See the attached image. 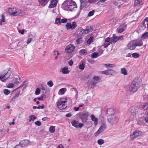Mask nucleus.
I'll list each match as a JSON object with an SVG mask.
<instances>
[{
  "label": "nucleus",
  "instance_id": "nucleus-36",
  "mask_svg": "<svg viewBox=\"0 0 148 148\" xmlns=\"http://www.w3.org/2000/svg\"><path fill=\"white\" fill-rule=\"evenodd\" d=\"M106 125L105 124H102L101 126L100 127L99 129H100L101 128V131L102 132H103L104 130L106 129Z\"/></svg>",
  "mask_w": 148,
  "mask_h": 148
},
{
  "label": "nucleus",
  "instance_id": "nucleus-4",
  "mask_svg": "<svg viewBox=\"0 0 148 148\" xmlns=\"http://www.w3.org/2000/svg\"><path fill=\"white\" fill-rule=\"evenodd\" d=\"M89 113L88 112H82L79 114V117L83 123H85L87 121Z\"/></svg>",
  "mask_w": 148,
  "mask_h": 148
},
{
  "label": "nucleus",
  "instance_id": "nucleus-52",
  "mask_svg": "<svg viewBox=\"0 0 148 148\" xmlns=\"http://www.w3.org/2000/svg\"><path fill=\"white\" fill-rule=\"evenodd\" d=\"M47 84L50 87H52L53 85L52 82L51 81H50L47 82Z\"/></svg>",
  "mask_w": 148,
  "mask_h": 148
},
{
  "label": "nucleus",
  "instance_id": "nucleus-18",
  "mask_svg": "<svg viewBox=\"0 0 148 148\" xmlns=\"http://www.w3.org/2000/svg\"><path fill=\"white\" fill-rule=\"evenodd\" d=\"M107 112L108 114L110 115V116H112V115L115 114V112L113 108H111L107 110Z\"/></svg>",
  "mask_w": 148,
  "mask_h": 148
},
{
  "label": "nucleus",
  "instance_id": "nucleus-33",
  "mask_svg": "<svg viewBox=\"0 0 148 148\" xmlns=\"http://www.w3.org/2000/svg\"><path fill=\"white\" fill-rule=\"evenodd\" d=\"M29 122H30L31 121H33L36 119V117L34 115H31L29 116Z\"/></svg>",
  "mask_w": 148,
  "mask_h": 148
},
{
  "label": "nucleus",
  "instance_id": "nucleus-32",
  "mask_svg": "<svg viewBox=\"0 0 148 148\" xmlns=\"http://www.w3.org/2000/svg\"><path fill=\"white\" fill-rule=\"evenodd\" d=\"M79 53L81 55H84L86 54L87 53V51L85 49H83L80 50L79 51Z\"/></svg>",
  "mask_w": 148,
  "mask_h": 148
},
{
  "label": "nucleus",
  "instance_id": "nucleus-38",
  "mask_svg": "<svg viewBox=\"0 0 148 148\" xmlns=\"http://www.w3.org/2000/svg\"><path fill=\"white\" fill-rule=\"evenodd\" d=\"M61 19L60 18H56L55 20V23L58 24L61 23Z\"/></svg>",
  "mask_w": 148,
  "mask_h": 148
},
{
  "label": "nucleus",
  "instance_id": "nucleus-21",
  "mask_svg": "<svg viewBox=\"0 0 148 148\" xmlns=\"http://www.w3.org/2000/svg\"><path fill=\"white\" fill-rule=\"evenodd\" d=\"M11 69V68H9L7 72L5 73L6 77H5V78H6V80L9 78L10 75L12 73V70Z\"/></svg>",
  "mask_w": 148,
  "mask_h": 148
},
{
  "label": "nucleus",
  "instance_id": "nucleus-37",
  "mask_svg": "<svg viewBox=\"0 0 148 148\" xmlns=\"http://www.w3.org/2000/svg\"><path fill=\"white\" fill-rule=\"evenodd\" d=\"M132 57L134 58H137L140 56V54L137 53H134L132 54Z\"/></svg>",
  "mask_w": 148,
  "mask_h": 148
},
{
  "label": "nucleus",
  "instance_id": "nucleus-39",
  "mask_svg": "<svg viewBox=\"0 0 148 148\" xmlns=\"http://www.w3.org/2000/svg\"><path fill=\"white\" fill-rule=\"evenodd\" d=\"M76 7L77 6H76L75 5H73L69 6L67 8L68 9V10H69L70 11H71L74 8H76Z\"/></svg>",
  "mask_w": 148,
  "mask_h": 148
},
{
  "label": "nucleus",
  "instance_id": "nucleus-3",
  "mask_svg": "<svg viewBox=\"0 0 148 148\" xmlns=\"http://www.w3.org/2000/svg\"><path fill=\"white\" fill-rule=\"evenodd\" d=\"M93 27L91 26H87L85 29L83 30V29L81 27L78 28L76 32L78 34H86L89 32H91L93 30Z\"/></svg>",
  "mask_w": 148,
  "mask_h": 148
},
{
  "label": "nucleus",
  "instance_id": "nucleus-44",
  "mask_svg": "<svg viewBox=\"0 0 148 148\" xmlns=\"http://www.w3.org/2000/svg\"><path fill=\"white\" fill-rule=\"evenodd\" d=\"M3 92L5 95H8L10 93V91L8 89H5L3 90Z\"/></svg>",
  "mask_w": 148,
  "mask_h": 148
},
{
  "label": "nucleus",
  "instance_id": "nucleus-54",
  "mask_svg": "<svg viewBox=\"0 0 148 148\" xmlns=\"http://www.w3.org/2000/svg\"><path fill=\"white\" fill-rule=\"evenodd\" d=\"M93 38V37H90L87 41V43L90 44L92 41Z\"/></svg>",
  "mask_w": 148,
  "mask_h": 148
},
{
  "label": "nucleus",
  "instance_id": "nucleus-63",
  "mask_svg": "<svg viewBox=\"0 0 148 148\" xmlns=\"http://www.w3.org/2000/svg\"><path fill=\"white\" fill-rule=\"evenodd\" d=\"M82 41L81 38H79L77 39L76 40V42L77 44H79L80 43L81 41Z\"/></svg>",
  "mask_w": 148,
  "mask_h": 148
},
{
  "label": "nucleus",
  "instance_id": "nucleus-62",
  "mask_svg": "<svg viewBox=\"0 0 148 148\" xmlns=\"http://www.w3.org/2000/svg\"><path fill=\"white\" fill-rule=\"evenodd\" d=\"M84 125V124L82 123H79V122H78V125L77 126V127H79L80 128L82 127Z\"/></svg>",
  "mask_w": 148,
  "mask_h": 148
},
{
  "label": "nucleus",
  "instance_id": "nucleus-58",
  "mask_svg": "<svg viewBox=\"0 0 148 148\" xmlns=\"http://www.w3.org/2000/svg\"><path fill=\"white\" fill-rule=\"evenodd\" d=\"M111 40V38H110L109 37L107 38L105 40V42H110V43Z\"/></svg>",
  "mask_w": 148,
  "mask_h": 148
},
{
  "label": "nucleus",
  "instance_id": "nucleus-26",
  "mask_svg": "<svg viewBox=\"0 0 148 148\" xmlns=\"http://www.w3.org/2000/svg\"><path fill=\"white\" fill-rule=\"evenodd\" d=\"M68 68L66 67H64L62 70V71H61L63 74H68L69 72L70 71L68 70Z\"/></svg>",
  "mask_w": 148,
  "mask_h": 148
},
{
  "label": "nucleus",
  "instance_id": "nucleus-64",
  "mask_svg": "<svg viewBox=\"0 0 148 148\" xmlns=\"http://www.w3.org/2000/svg\"><path fill=\"white\" fill-rule=\"evenodd\" d=\"M93 78L96 81H98L99 80V77L98 76H94Z\"/></svg>",
  "mask_w": 148,
  "mask_h": 148
},
{
  "label": "nucleus",
  "instance_id": "nucleus-42",
  "mask_svg": "<svg viewBox=\"0 0 148 148\" xmlns=\"http://www.w3.org/2000/svg\"><path fill=\"white\" fill-rule=\"evenodd\" d=\"M86 0H80V10L82 9V4Z\"/></svg>",
  "mask_w": 148,
  "mask_h": 148
},
{
  "label": "nucleus",
  "instance_id": "nucleus-40",
  "mask_svg": "<svg viewBox=\"0 0 148 148\" xmlns=\"http://www.w3.org/2000/svg\"><path fill=\"white\" fill-rule=\"evenodd\" d=\"M142 37L144 38H148V32H146L144 33L142 36Z\"/></svg>",
  "mask_w": 148,
  "mask_h": 148
},
{
  "label": "nucleus",
  "instance_id": "nucleus-11",
  "mask_svg": "<svg viewBox=\"0 0 148 148\" xmlns=\"http://www.w3.org/2000/svg\"><path fill=\"white\" fill-rule=\"evenodd\" d=\"M75 48V47L72 44L67 46L65 48V51L67 53L72 52Z\"/></svg>",
  "mask_w": 148,
  "mask_h": 148
},
{
  "label": "nucleus",
  "instance_id": "nucleus-50",
  "mask_svg": "<svg viewBox=\"0 0 148 148\" xmlns=\"http://www.w3.org/2000/svg\"><path fill=\"white\" fill-rule=\"evenodd\" d=\"M101 129H99L94 134V136H98V135L100 133H101L102 132L101 131Z\"/></svg>",
  "mask_w": 148,
  "mask_h": 148
},
{
  "label": "nucleus",
  "instance_id": "nucleus-20",
  "mask_svg": "<svg viewBox=\"0 0 148 148\" xmlns=\"http://www.w3.org/2000/svg\"><path fill=\"white\" fill-rule=\"evenodd\" d=\"M49 0H38V2L40 5L45 6L49 1Z\"/></svg>",
  "mask_w": 148,
  "mask_h": 148
},
{
  "label": "nucleus",
  "instance_id": "nucleus-15",
  "mask_svg": "<svg viewBox=\"0 0 148 148\" xmlns=\"http://www.w3.org/2000/svg\"><path fill=\"white\" fill-rule=\"evenodd\" d=\"M23 12L19 9L16 8V11L13 13V16H21L22 15Z\"/></svg>",
  "mask_w": 148,
  "mask_h": 148
},
{
  "label": "nucleus",
  "instance_id": "nucleus-56",
  "mask_svg": "<svg viewBox=\"0 0 148 148\" xmlns=\"http://www.w3.org/2000/svg\"><path fill=\"white\" fill-rule=\"evenodd\" d=\"M35 124L38 126H40L41 125V123L39 121H37L35 123Z\"/></svg>",
  "mask_w": 148,
  "mask_h": 148
},
{
  "label": "nucleus",
  "instance_id": "nucleus-48",
  "mask_svg": "<svg viewBox=\"0 0 148 148\" xmlns=\"http://www.w3.org/2000/svg\"><path fill=\"white\" fill-rule=\"evenodd\" d=\"M104 141L103 139H100L97 140V143L99 145H101L104 143Z\"/></svg>",
  "mask_w": 148,
  "mask_h": 148
},
{
  "label": "nucleus",
  "instance_id": "nucleus-53",
  "mask_svg": "<svg viewBox=\"0 0 148 148\" xmlns=\"http://www.w3.org/2000/svg\"><path fill=\"white\" fill-rule=\"evenodd\" d=\"M73 90L76 93V98H77V97L78 96V92H77V89L75 88H72L71 89V90Z\"/></svg>",
  "mask_w": 148,
  "mask_h": 148
},
{
  "label": "nucleus",
  "instance_id": "nucleus-27",
  "mask_svg": "<svg viewBox=\"0 0 148 148\" xmlns=\"http://www.w3.org/2000/svg\"><path fill=\"white\" fill-rule=\"evenodd\" d=\"M127 27V26L126 25H125L122 28H120L118 29V33H122L126 29Z\"/></svg>",
  "mask_w": 148,
  "mask_h": 148
},
{
  "label": "nucleus",
  "instance_id": "nucleus-41",
  "mask_svg": "<svg viewBox=\"0 0 148 148\" xmlns=\"http://www.w3.org/2000/svg\"><path fill=\"white\" fill-rule=\"evenodd\" d=\"M86 0H80V10L82 9V4Z\"/></svg>",
  "mask_w": 148,
  "mask_h": 148
},
{
  "label": "nucleus",
  "instance_id": "nucleus-25",
  "mask_svg": "<svg viewBox=\"0 0 148 148\" xmlns=\"http://www.w3.org/2000/svg\"><path fill=\"white\" fill-rule=\"evenodd\" d=\"M15 11H16V8H10L8 9V12L10 15L13 16V13L14 12H15Z\"/></svg>",
  "mask_w": 148,
  "mask_h": 148
},
{
  "label": "nucleus",
  "instance_id": "nucleus-31",
  "mask_svg": "<svg viewBox=\"0 0 148 148\" xmlns=\"http://www.w3.org/2000/svg\"><path fill=\"white\" fill-rule=\"evenodd\" d=\"M55 126H50L49 128V131L51 133H53L55 131Z\"/></svg>",
  "mask_w": 148,
  "mask_h": 148
},
{
  "label": "nucleus",
  "instance_id": "nucleus-12",
  "mask_svg": "<svg viewBox=\"0 0 148 148\" xmlns=\"http://www.w3.org/2000/svg\"><path fill=\"white\" fill-rule=\"evenodd\" d=\"M130 109V111L132 115H135L138 113V107L132 106L131 107Z\"/></svg>",
  "mask_w": 148,
  "mask_h": 148
},
{
  "label": "nucleus",
  "instance_id": "nucleus-19",
  "mask_svg": "<svg viewBox=\"0 0 148 148\" xmlns=\"http://www.w3.org/2000/svg\"><path fill=\"white\" fill-rule=\"evenodd\" d=\"M90 117L92 120L94 121V125H96L97 124L98 119L95 117L94 115L93 114L90 116Z\"/></svg>",
  "mask_w": 148,
  "mask_h": 148
},
{
  "label": "nucleus",
  "instance_id": "nucleus-45",
  "mask_svg": "<svg viewBox=\"0 0 148 148\" xmlns=\"http://www.w3.org/2000/svg\"><path fill=\"white\" fill-rule=\"evenodd\" d=\"M40 89L39 88H37L35 92V94L36 95H39L40 93Z\"/></svg>",
  "mask_w": 148,
  "mask_h": 148
},
{
  "label": "nucleus",
  "instance_id": "nucleus-34",
  "mask_svg": "<svg viewBox=\"0 0 148 148\" xmlns=\"http://www.w3.org/2000/svg\"><path fill=\"white\" fill-rule=\"evenodd\" d=\"M141 27H142V29H144L146 27V24L145 23V21H143L141 23V25L139 26V28H141Z\"/></svg>",
  "mask_w": 148,
  "mask_h": 148
},
{
  "label": "nucleus",
  "instance_id": "nucleus-30",
  "mask_svg": "<svg viewBox=\"0 0 148 148\" xmlns=\"http://www.w3.org/2000/svg\"><path fill=\"white\" fill-rule=\"evenodd\" d=\"M99 56V53L97 52H95L92 54L91 57L92 58H96Z\"/></svg>",
  "mask_w": 148,
  "mask_h": 148
},
{
  "label": "nucleus",
  "instance_id": "nucleus-55",
  "mask_svg": "<svg viewBox=\"0 0 148 148\" xmlns=\"http://www.w3.org/2000/svg\"><path fill=\"white\" fill-rule=\"evenodd\" d=\"M14 86V84L13 83L9 84L8 85L7 87L8 88H12Z\"/></svg>",
  "mask_w": 148,
  "mask_h": 148
},
{
  "label": "nucleus",
  "instance_id": "nucleus-1",
  "mask_svg": "<svg viewBox=\"0 0 148 148\" xmlns=\"http://www.w3.org/2000/svg\"><path fill=\"white\" fill-rule=\"evenodd\" d=\"M143 45L142 42L139 40H134L130 41L128 44L127 47L128 49L133 50L135 49L137 46H141Z\"/></svg>",
  "mask_w": 148,
  "mask_h": 148
},
{
  "label": "nucleus",
  "instance_id": "nucleus-57",
  "mask_svg": "<svg viewBox=\"0 0 148 148\" xmlns=\"http://www.w3.org/2000/svg\"><path fill=\"white\" fill-rule=\"evenodd\" d=\"M113 64H105V66L106 67H112L113 66Z\"/></svg>",
  "mask_w": 148,
  "mask_h": 148
},
{
  "label": "nucleus",
  "instance_id": "nucleus-23",
  "mask_svg": "<svg viewBox=\"0 0 148 148\" xmlns=\"http://www.w3.org/2000/svg\"><path fill=\"white\" fill-rule=\"evenodd\" d=\"M139 108L142 110H147L148 109V103H145L143 105H140L139 106Z\"/></svg>",
  "mask_w": 148,
  "mask_h": 148
},
{
  "label": "nucleus",
  "instance_id": "nucleus-5",
  "mask_svg": "<svg viewBox=\"0 0 148 148\" xmlns=\"http://www.w3.org/2000/svg\"><path fill=\"white\" fill-rule=\"evenodd\" d=\"M142 134V132L137 130L134 131L132 134H131L130 138L131 140H133L138 137L141 136Z\"/></svg>",
  "mask_w": 148,
  "mask_h": 148
},
{
  "label": "nucleus",
  "instance_id": "nucleus-6",
  "mask_svg": "<svg viewBox=\"0 0 148 148\" xmlns=\"http://www.w3.org/2000/svg\"><path fill=\"white\" fill-rule=\"evenodd\" d=\"M107 120L111 124L113 125L118 121L119 119L118 116L115 115L108 116Z\"/></svg>",
  "mask_w": 148,
  "mask_h": 148
},
{
  "label": "nucleus",
  "instance_id": "nucleus-14",
  "mask_svg": "<svg viewBox=\"0 0 148 148\" xmlns=\"http://www.w3.org/2000/svg\"><path fill=\"white\" fill-rule=\"evenodd\" d=\"M50 1L51 3L49 5L48 7L50 8H51L56 7L58 0H50Z\"/></svg>",
  "mask_w": 148,
  "mask_h": 148
},
{
  "label": "nucleus",
  "instance_id": "nucleus-2",
  "mask_svg": "<svg viewBox=\"0 0 148 148\" xmlns=\"http://www.w3.org/2000/svg\"><path fill=\"white\" fill-rule=\"evenodd\" d=\"M64 98L59 99L57 103V106L60 110L65 109L67 106L66 103L67 101L66 98H65V101H64Z\"/></svg>",
  "mask_w": 148,
  "mask_h": 148
},
{
  "label": "nucleus",
  "instance_id": "nucleus-17",
  "mask_svg": "<svg viewBox=\"0 0 148 148\" xmlns=\"http://www.w3.org/2000/svg\"><path fill=\"white\" fill-rule=\"evenodd\" d=\"M28 144V141L27 140H22L19 143V144L21 145V147H23L26 146Z\"/></svg>",
  "mask_w": 148,
  "mask_h": 148
},
{
  "label": "nucleus",
  "instance_id": "nucleus-47",
  "mask_svg": "<svg viewBox=\"0 0 148 148\" xmlns=\"http://www.w3.org/2000/svg\"><path fill=\"white\" fill-rule=\"evenodd\" d=\"M66 89L65 88H62L60 89L59 90V93H60L62 95H63L64 94L65 91L64 89Z\"/></svg>",
  "mask_w": 148,
  "mask_h": 148
},
{
  "label": "nucleus",
  "instance_id": "nucleus-46",
  "mask_svg": "<svg viewBox=\"0 0 148 148\" xmlns=\"http://www.w3.org/2000/svg\"><path fill=\"white\" fill-rule=\"evenodd\" d=\"M94 12L95 11L94 10L90 11L88 14V16H92L94 14Z\"/></svg>",
  "mask_w": 148,
  "mask_h": 148
},
{
  "label": "nucleus",
  "instance_id": "nucleus-43",
  "mask_svg": "<svg viewBox=\"0 0 148 148\" xmlns=\"http://www.w3.org/2000/svg\"><path fill=\"white\" fill-rule=\"evenodd\" d=\"M86 0H80V10L82 9V4Z\"/></svg>",
  "mask_w": 148,
  "mask_h": 148
},
{
  "label": "nucleus",
  "instance_id": "nucleus-28",
  "mask_svg": "<svg viewBox=\"0 0 148 148\" xmlns=\"http://www.w3.org/2000/svg\"><path fill=\"white\" fill-rule=\"evenodd\" d=\"M78 121H76L75 120H73L72 121L71 124L73 126L76 127H77L78 125Z\"/></svg>",
  "mask_w": 148,
  "mask_h": 148
},
{
  "label": "nucleus",
  "instance_id": "nucleus-60",
  "mask_svg": "<svg viewBox=\"0 0 148 148\" xmlns=\"http://www.w3.org/2000/svg\"><path fill=\"white\" fill-rule=\"evenodd\" d=\"M70 3L71 4H70V6H73V5H75L76 6H77L75 2L72 0V2H70Z\"/></svg>",
  "mask_w": 148,
  "mask_h": 148
},
{
  "label": "nucleus",
  "instance_id": "nucleus-35",
  "mask_svg": "<svg viewBox=\"0 0 148 148\" xmlns=\"http://www.w3.org/2000/svg\"><path fill=\"white\" fill-rule=\"evenodd\" d=\"M21 82H19L18 80V78H15L13 79L12 80V82L14 84H18Z\"/></svg>",
  "mask_w": 148,
  "mask_h": 148
},
{
  "label": "nucleus",
  "instance_id": "nucleus-59",
  "mask_svg": "<svg viewBox=\"0 0 148 148\" xmlns=\"http://www.w3.org/2000/svg\"><path fill=\"white\" fill-rule=\"evenodd\" d=\"M67 21V20L66 18H62L61 20V23H66Z\"/></svg>",
  "mask_w": 148,
  "mask_h": 148
},
{
  "label": "nucleus",
  "instance_id": "nucleus-10",
  "mask_svg": "<svg viewBox=\"0 0 148 148\" xmlns=\"http://www.w3.org/2000/svg\"><path fill=\"white\" fill-rule=\"evenodd\" d=\"M102 74H104L106 75H115L116 72L114 70L109 69L102 71Z\"/></svg>",
  "mask_w": 148,
  "mask_h": 148
},
{
  "label": "nucleus",
  "instance_id": "nucleus-49",
  "mask_svg": "<svg viewBox=\"0 0 148 148\" xmlns=\"http://www.w3.org/2000/svg\"><path fill=\"white\" fill-rule=\"evenodd\" d=\"M84 63H82L79 65V68L83 70L84 68Z\"/></svg>",
  "mask_w": 148,
  "mask_h": 148
},
{
  "label": "nucleus",
  "instance_id": "nucleus-61",
  "mask_svg": "<svg viewBox=\"0 0 148 148\" xmlns=\"http://www.w3.org/2000/svg\"><path fill=\"white\" fill-rule=\"evenodd\" d=\"M43 121H49V119L47 117H45L43 118L42 119Z\"/></svg>",
  "mask_w": 148,
  "mask_h": 148
},
{
  "label": "nucleus",
  "instance_id": "nucleus-29",
  "mask_svg": "<svg viewBox=\"0 0 148 148\" xmlns=\"http://www.w3.org/2000/svg\"><path fill=\"white\" fill-rule=\"evenodd\" d=\"M121 73L124 75L127 74V72L126 69L125 68H121Z\"/></svg>",
  "mask_w": 148,
  "mask_h": 148
},
{
  "label": "nucleus",
  "instance_id": "nucleus-7",
  "mask_svg": "<svg viewBox=\"0 0 148 148\" xmlns=\"http://www.w3.org/2000/svg\"><path fill=\"white\" fill-rule=\"evenodd\" d=\"M138 87V84H135L132 83L129 88V90L131 92L134 93L137 91Z\"/></svg>",
  "mask_w": 148,
  "mask_h": 148
},
{
  "label": "nucleus",
  "instance_id": "nucleus-24",
  "mask_svg": "<svg viewBox=\"0 0 148 148\" xmlns=\"http://www.w3.org/2000/svg\"><path fill=\"white\" fill-rule=\"evenodd\" d=\"M90 4L91 3L90 2L89 0L85 2L84 1L83 4H82V8L84 7L85 8L88 7L89 6Z\"/></svg>",
  "mask_w": 148,
  "mask_h": 148
},
{
  "label": "nucleus",
  "instance_id": "nucleus-51",
  "mask_svg": "<svg viewBox=\"0 0 148 148\" xmlns=\"http://www.w3.org/2000/svg\"><path fill=\"white\" fill-rule=\"evenodd\" d=\"M110 43H111L110 42H108V43H104L103 45L101 46V47H102L103 46L104 48H106L107 47H108L110 44Z\"/></svg>",
  "mask_w": 148,
  "mask_h": 148
},
{
  "label": "nucleus",
  "instance_id": "nucleus-16",
  "mask_svg": "<svg viewBox=\"0 0 148 148\" xmlns=\"http://www.w3.org/2000/svg\"><path fill=\"white\" fill-rule=\"evenodd\" d=\"M118 40H119L118 37L116 36L115 34H113V36L111 38L110 43H114L116 42Z\"/></svg>",
  "mask_w": 148,
  "mask_h": 148
},
{
  "label": "nucleus",
  "instance_id": "nucleus-13",
  "mask_svg": "<svg viewBox=\"0 0 148 148\" xmlns=\"http://www.w3.org/2000/svg\"><path fill=\"white\" fill-rule=\"evenodd\" d=\"M6 71H4L0 73V80L3 82H5L6 81L5 73Z\"/></svg>",
  "mask_w": 148,
  "mask_h": 148
},
{
  "label": "nucleus",
  "instance_id": "nucleus-9",
  "mask_svg": "<svg viewBox=\"0 0 148 148\" xmlns=\"http://www.w3.org/2000/svg\"><path fill=\"white\" fill-rule=\"evenodd\" d=\"M65 26L67 30L71 29V30L74 29L76 27L77 25L75 22H73L71 24L69 23H67Z\"/></svg>",
  "mask_w": 148,
  "mask_h": 148
},
{
  "label": "nucleus",
  "instance_id": "nucleus-8",
  "mask_svg": "<svg viewBox=\"0 0 148 148\" xmlns=\"http://www.w3.org/2000/svg\"><path fill=\"white\" fill-rule=\"evenodd\" d=\"M72 2V0H66L63 3L62 8L64 10H68V9L67 8L70 6V4H71L70 2Z\"/></svg>",
  "mask_w": 148,
  "mask_h": 148
},
{
  "label": "nucleus",
  "instance_id": "nucleus-22",
  "mask_svg": "<svg viewBox=\"0 0 148 148\" xmlns=\"http://www.w3.org/2000/svg\"><path fill=\"white\" fill-rule=\"evenodd\" d=\"M140 80L139 77H136L133 79L132 83L135 84H138V83H140Z\"/></svg>",
  "mask_w": 148,
  "mask_h": 148
}]
</instances>
